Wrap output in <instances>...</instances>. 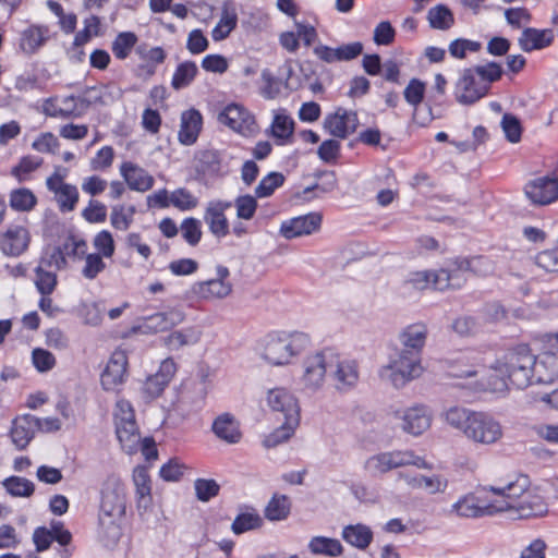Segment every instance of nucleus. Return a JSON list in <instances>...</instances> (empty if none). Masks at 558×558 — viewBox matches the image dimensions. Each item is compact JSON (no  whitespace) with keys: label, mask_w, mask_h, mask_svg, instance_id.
<instances>
[{"label":"nucleus","mask_w":558,"mask_h":558,"mask_svg":"<svg viewBox=\"0 0 558 558\" xmlns=\"http://www.w3.org/2000/svg\"><path fill=\"white\" fill-rule=\"evenodd\" d=\"M218 121L232 131L244 136L257 132L255 117L242 105L229 104L218 114Z\"/></svg>","instance_id":"obj_11"},{"label":"nucleus","mask_w":558,"mask_h":558,"mask_svg":"<svg viewBox=\"0 0 558 558\" xmlns=\"http://www.w3.org/2000/svg\"><path fill=\"white\" fill-rule=\"evenodd\" d=\"M198 73V69L195 62L184 61L180 63L172 76L171 87L175 90L187 87L195 78Z\"/></svg>","instance_id":"obj_40"},{"label":"nucleus","mask_w":558,"mask_h":558,"mask_svg":"<svg viewBox=\"0 0 558 558\" xmlns=\"http://www.w3.org/2000/svg\"><path fill=\"white\" fill-rule=\"evenodd\" d=\"M524 193L534 205H549L558 199V180L553 175L536 178L525 184Z\"/></svg>","instance_id":"obj_14"},{"label":"nucleus","mask_w":558,"mask_h":558,"mask_svg":"<svg viewBox=\"0 0 558 558\" xmlns=\"http://www.w3.org/2000/svg\"><path fill=\"white\" fill-rule=\"evenodd\" d=\"M535 355L527 344H518L501 352L489 368L505 375L519 389L530 386Z\"/></svg>","instance_id":"obj_2"},{"label":"nucleus","mask_w":558,"mask_h":558,"mask_svg":"<svg viewBox=\"0 0 558 558\" xmlns=\"http://www.w3.org/2000/svg\"><path fill=\"white\" fill-rule=\"evenodd\" d=\"M262 523V519L256 513H241L239 514L233 523H232V531L234 534H242L244 532H247L250 530H254L258 527Z\"/></svg>","instance_id":"obj_63"},{"label":"nucleus","mask_w":558,"mask_h":558,"mask_svg":"<svg viewBox=\"0 0 558 558\" xmlns=\"http://www.w3.org/2000/svg\"><path fill=\"white\" fill-rule=\"evenodd\" d=\"M414 465L418 469L429 468L424 458L411 450L386 451L369 457L364 463V470L371 476H379L395 469Z\"/></svg>","instance_id":"obj_7"},{"label":"nucleus","mask_w":558,"mask_h":558,"mask_svg":"<svg viewBox=\"0 0 558 558\" xmlns=\"http://www.w3.org/2000/svg\"><path fill=\"white\" fill-rule=\"evenodd\" d=\"M428 328L423 323L407 326L400 333L401 349L422 354L426 343Z\"/></svg>","instance_id":"obj_30"},{"label":"nucleus","mask_w":558,"mask_h":558,"mask_svg":"<svg viewBox=\"0 0 558 558\" xmlns=\"http://www.w3.org/2000/svg\"><path fill=\"white\" fill-rule=\"evenodd\" d=\"M125 513V487L118 478H108L101 489L100 525L107 529L112 537L120 534L117 522Z\"/></svg>","instance_id":"obj_5"},{"label":"nucleus","mask_w":558,"mask_h":558,"mask_svg":"<svg viewBox=\"0 0 558 558\" xmlns=\"http://www.w3.org/2000/svg\"><path fill=\"white\" fill-rule=\"evenodd\" d=\"M196 497L203 502L209 501L219 494L220 485L215 480L198 478L194 483Z\"/></svg>","instance_id":"obj_60"},{"label":"nucleus","mask_w":558,"mask_h":558,"mask_svg":"<svg viewBox=\"0 0 558 558\" xmlns=\"http://www.w3.org/2000/svg\"><path fill=\"white\" fill-rule=\"evenodd\" d=\"M59 209L62 213L74 210L80 198L78 190L75 185H63L58 194L54 195Z\"/></svg>","instance_id":"obj_50"},{"label":"nucleus","mask_w":558,"mask_h":558,"mask_svg":"<svg viewBox=\"0 0 558 558\" xmlns=\"http://www.w3.org/2000/svg\"><path fill=\"white\" fill-rule=\"evenodd\" d=\"M485 359L477 352H469L459 357L452 365L450 374L458 378H468L477 374V368L483 366Z\"/></svg>","instance_id":"obj_35"},{"label":"nucleus","mask_w":558,"mask_h":558,"mask_svg":"<svg viewBox=\"0 0 558 558\" xmlns=\"http://www.w3.org/2000/svg\"><path fill=\"white\" fill-rule=\"evenodd\" d=\"M88 105L89 102L86 99L68 96L61 100V107L54 111L53 116L63 119L78 118L83 114L84 109H86Z\"/></svg>","instance_id":"obj_42"},{"label":"nucleus","mask_w":558,"mask_h":558,"mask_svg":"<svg viewBox=\"0 0 558 558\" xmlns=\"http://www.w3.org/2000/svg\"><path fill=\"white\" fill-rule=\"evenodd\" d=\"M486 84L481 83L473 69H465L456 84V99L463 105H472L484 97Z\"/></svg>","instance_id":"obj_17"},{"label":"nucleus","mask_w":558,"mask_h":558,"mask_svg":"<svg viewBox=\"0 0 558 558\" xmlns=\"http://www.w3.org/2000/svg\"><path fill=\"white\" fill-rule=\"evenodd\" d=\"M403 288L407 290L435 289V270L415 271L410 274L409 278L403 282Z\"/></svg>","instance_id":"obj_52"},{"label":"nucleus","mask_w":558,"mask_h":558,"mask_svg":"<svg viewBox=\"0 0 558 558\" xmlns=\"http://www.w3.org/2000/svg\"><path fill=\"white\" fill-rule=\"evenodd\" d=\"M201 331L194 327L175 330L163 338V343L169 350H180L185 345H192L199 341Z\"/></svg>","instance_id":"obj_36"},{"label":"nucleus","mask_w":558,"mask_h":558,"mask_svg":"<svg viewBox=\"0 0 558 558\" xmlns=\"http://www.w3.org/2000/svg\"><path fill=\"white\" fill-rule=\"evenodd\" d=\"M211 430L221 441L238 444L242 438L240 424L230 413L218 415L211 425Z\"/></svg>","instance_id":"obj_28"},{"label":"nucleus","mask_w":558,"mask_h":558,"mask_svg":"<svg viewBox=\"0 0 558 558\" xmlns=\"http://www.w3.org/2000/svg\"><path fill=\"white\" fill-rule=\"evenodd\" d=\"M290 510V499L286 495L275 494L265 509V517L270 521H281L288 518Z\"/></svg>","instance_id":"obj_41"},{"label":"nucleus","mask_w":558,"mask_h":558,"mask_svg":"<svg viewBox=\"0 0 558 558\" xmlns=\"http://www.w3.org/2000/svg\"><path fill=\"white\" fill-rule=\"evenodd\" d=\"M105 269L106 263L104 262V257L99 254L90 253L85 256V265L82 268V275L84 278L94 280Z\"/></svg>","instance_id":"obj_61"},{"label":"nucleus","mask_w":558,"mask_h":558,"mask_svg":"<svg viewBox=\"0 0 558 558\" xmlns=\"http://www.w3.org/2000/svg\"><path fill=\"white\" fill-rule=\"evenodd\" d=\"M35 286L41 295H50L58 283L56 271L48 270L39 264L35 269Z\"/></svg>","instance_id":"obj_47"},{"label":"nucleus","mask_w":558,"mask_h":558,"mask_svg":"<svg viewBox=\"0 0 558 558\" xmlns=\"http://www.w3.org/2000/svg\"><path fill=\"white\" fill-rule=\"evenodd\" d=\"M230 207V203L221 201L209 202L206 207L204 220L217 238H223L229 233V222L225 211Z\"/></svg>","instance_id":"obj_24"},{"label":"nucleus","mask_w":558,"mask_h":558,"mask_svg":"<svg viewBox=\"0 0 558 558\" xmlns=\"http://www.w3.org/2000/svg\"><path fill=\"white\" fill-rule=\"evenodd\" d=\"M135 214V208L130 206L126 208L123 205H117L112 207L110 215V223L111 226L121 231H125L130 228L133 222V216Z\"/></svg>","instance_id":"obj_51"},{"label":"nucleus","mask_w":558,"mask_h":558,"mask_svg":"<svg viewBox=\"0 0 558 558\" xmlns=\"http://www.w3.org/2000/svg\"><path fill=\"white\" fill-rule=\"evenodd\" d=\"M137 41L138 37L133 32L119 33L111 44V50L113 56L118 60H125L131 54Z\"/></svg>","instance_id":"obj_39"},{"label":"nucleus","mask_w":558,"mask_h":558,"mask_svg":"<svg viewBox=\"0 0 558 558\" xmlns=\"http://www.w3.org/2000/svg\"><path fill=\"white\" fill-rule=\"evenodd\" d=\"M322 219L323 217L318 213L294 217L281 223L280 234L287 240L310 235L319 230Z\"/></svg>","instance_id":"obj_18"},{"label":"nucleus","mask_w":558,"mask_h":558,"mask_svg":"<svg viewBox=\"0 0 558 558\" xmlns=\"http://www.w3.org/2000/svg\"><path fill=\"white\" fill-rule=\"evenodd\" d=\"M474 74L481 83H485L486 93L489 89L492 83L498 81L501 77L502 69L496 62H489L485 65H478L474 69Z\"/></svg>","instance_id":"obj_56"},{"label":"nucleus","mask_w":558,"mask_h":558,"mask_svg":"<svg viewBox=\"0 0 558 558\" xmlns=\"http://www.w3.org/2000/svg\"><path fill=\"white\" fill-rule=\"evenodd\" d=\"M133 481L136 487V495L140 500H149L151 494V482L145 466H136L133 472Z\"/></svg>","instance_id":"obj_54"},{"label":"nucleus","mask_w":558,"mask_h":558,"mask_svg":"<svg viewBox=\"0 0 558 558\" xmlns=\"http://www.w3.org/2000/svg\"><path fill=\"white\" fill-rule=\"evenodd\" d=\"M395 418L401 422V429L410 435L420 436L432 425L433 414L428 407L415 404L413 407L397 410L393 412Z\"/></svg>","instance_id":"obj_12"},{"label":"nucleus","mask_w":558,"mask_h":558,"mask_svg":"<svg viewBox=\"0 0 558 558\" xmlns=\"http://www.w3.org/2000/svg\"><path fill=\"white\" fill-rule=\"evenodd\" d=\"M203 125V117L196 109H190L181 114L179 141L183 145H192L196 142Z\"/></svg>","instance_id":"obj_31"},{"label":"nucleus","mask_w":558,"mask_h":558,"mask_svg":"<svg viewBox=\"0 0 558 558\" xmlns=\"http://www.w3.org/2000/svg\"><path fill=\"white\" fill-rule=\"evenodd\" d=\"M170 203L179 210L186 211L198 205V198L189 190L180 187L170 193Z\"/></svg>","instance_id":"obj_55"},{"label":"nucleus","mask_w":558,"mask_h":558,"mask_svg":"<svg viewBox=\"0 0 558 558\" xmlns=\"http://www.w3.org/2000/svg\"><path fill=\"white\" fill-rule=\"evenodd\" d=\"M128 356L124 351H114L101 374V385L105 390L114 391L121 386L126 376Z\"/></svg>","instance_id":"obj_20"},{"label":"nucleus","mask_w":558,"mask_h":558,"mask_svg":"<svg viewBox=\"0 0 558 558\" xmlns=\"http://www.w3.org/2000/svg\"><path fill=\"white\" fill-rule=\"evenodd\" d=\"M511 512L520 519L541 517L547 513V504L536 489H530Z\"/></svg>","instance_id":"obj_26"},{"label":"nucleus","mask_w":558,"mask_h":558,"mask_svg":"<svg viewBox=\"0 0 558 558\" xmlns=\"http://www.w3.org/2000/svg\"><path fill=\"white\" fill-rule=\"evenodd\" d=\"M93 245L97 251L96 254H99L104 258H111L114 255V240L112 234L107 230H102L95 235Z\"/></svg>","instance_id":"obj_57"},{"label":"nucleus","mask_w":558,"mask_h":558,"mask_svg":"<svg viewBox=\"0 0 558 558\" xmlns=\"http://www.w3.org/2000/svg\"><path fill=\"white\" fill-rule=\"evenodd\" d=\"M308 548L314 555H323L326 557H339L343 553L341 543L336 538L325 536H315L308 543Z\"/></svg>","instance_id":"obj_38"},{"label":"nucleus","mask_w":558,"mask_h":558,"mask_svg":"<svg viewBox=\"0 0 558 558\" xmlns=\"http://www.w3.org/2000/svg\"><path fill=\"white\" fill-rule=\"evenodd\" d=\"M452 510L462 518H481L500 513V508H497L493 500L475 495L464 496L452 506Z\"/></svg>","instance_id":"obj_15"},{"label":"nucleus","mask_w":558,"mask_h":558,"mask_svg":"<svg viewBox=\"0 0 558 558\" xmlns=\"http://www.w3.org/2000/svg\"><path fill=\"white\" fill-rule=\"evenodd\" d=\"M120 172L129 187L138 192L150 190L155 183L153 175L140 166L126 161L120 167Z\"/></svg>","instance_id":"obj_27"},{"label":"nucleus","mask_w":558,"mask_h":558,"mask_svg":"<svg viewBox=\"0 0 558 558\" xmlns=\"http://www.w3.org/2000/svg\"><path fill=\"white\" fill-rule=\"evenodd\" d=\"M31 241L28 230L23 226H10L0 234V248L7 256H20L23 254Z\"/></svg>","instance_id":"obj_21"},{"label":"nucleus","mask_w":558,"mask_h":558,"mask_svg":"<svg viewBox=\"0 0 558 558\" xmlns=\"http://www.w3.org/2000/svg\"><path fill=\"white\" fill-rule=\"evenodd\" d=\"M441 417L475 445L490 446L504 436L500 422L488 412L454 405L444 411Z\"/></svg>","instance_id":"obj_1"},{"label":"nucleus","mask_w":558,"mask_h":558,"mask_svg":"<svg viewBox=\"0 0 558 558\" xmlns=\"http://www.w3.org/2000/svg\"><path fill=\"white\" fill-rule=\"evenodd\" d=\"M324 126L332 136L345 138L354 133L359 126L357 113L338 108L333 114L325 119Z\"/></svg>","instance_id":"obj_19"},{"label":"nucleus","mask_w":558,"mask_h":558,"mask_svg":"<svg viewBox=\"0 0 558 558\" xmlns=\"http://www.w3.org/2000/svg\"><path fill=\"white\" fill-rule=\"evenodd\" d=\"M361 367L356 360L331 351L329 380L336 391L347 393L354 390L360 381Z\"/></svg>","instance_id":"obj_8"},{"label":"nucleus","mask_w":558,"mask_h":558,"mask_svg":"<svg viewBox=\"0 0 558 558\" xmlns=\"http://www.w3.org/2000/svg\"><path fill=\"white\" fill-rule=\"evenodd\" d=\"M553 40L554 35L549 29L526 28L519 43L524 51L530 52L548 47Z\"/></svg>","instance_id":"obj_33"},{"label":"nucleus","mask_w":558,"mask_h":558,"mask_svg":"<svg viewBox=\"0 0 558 558\" xmlns=\"http://www.w3.org/2000/svg\"><path fill=\"white\" fill-rule=\"evenodd\" d=\"M238 23V16L234 10L225 8L220 21L211 32L213 39L220 41L229 36V34L235 28Z\"/></svg>","instance_id":"obj_48"},{"label":"nucleus","mask_w":558,"mask_h":558,"mask_svg":"<svg viewBox=\"0 0 558 558\" xmlns=\"http://www.w3.org/2000/svg\"><path fill=\"white\" fill-rule=\"evenodd\" d=\"M49 37L47 26L31 25L21 33L19 48L24 54L32 56L46 45Z\"/></svg>","instance_id":"obj_25"},{"label":"nucleus","mask_w":558,"mask_h":558,"mask_svg":"<svg viewBox=\"0 0 558 558\" xmlns=\"http://www.w3.org/2000/svg\"><path fill=\"white\" fill-rule=\"evenodd\" d=\"M330 355L331 350H324L304 360L302 383L306 390L315 392L324 386L326 376L329 377Z\"/></svg>","instance_id":"obj_9"},{"label":"nucleus","mask_w":558,"mask_h":558,"mask_svg":"<svg viewBox=\"0 0 558 558\" xmlns=\"http://www.w3.org/2000/svg\"><path fill=\"white\" fill-rule=\"evenodd\" d=\"M535 264L546 271L558 272V246L554 250L539 252L535 256Z\"/></svg>","instance_id":"obj_64"},{"label":"nucleus","mask_w":558,"mask_h":558,"mask_svg":"<svg viewBox=\"0 0 558 558\" xmlns=\"http://www.w3.org/2000/svg\"><path fill=\"white\" fill-rule=\"evenodd\" d=\"M41 165L43 158L37 156H25L21 158L20 162L15 167L12 168L11 173L21 182L25 180V174L35 171Z\"/></svg>","instance_id":"obj_62"},{"label":"nucleus","mask_w":558,"mask_h":558,"mask_svg":"<svg viewBox=\"0 0 558 558\" xmlns=\"http://www.w3.org/2000/svg\"><path fill=\"white\" fill-rule=\"evenodd\" d=\"M461 264L466 267L469 272L481 277L490 276L496 270L494 260L485 256L464 257V262Z\"/></svg>","instance_id":"obj_49"},{"label":"nucleus","mask_w":558,"mask_h":558,"mask_svg":"<svg viewBox=\"0 0 558 558\" xmlns=\"http://www.w3.org/2000/svg\"><path fill=\"white\" fill-rule=\"evenodd\" d=\"M422 354L400 350L397 357L381 367L379 376L381 380L391 384L396 388L404 387L409 381L423 374Z\"/></svg>","instance_id":"obj_6"},{"label":"nucleus","mask_w":558,"mask_h":558,"mask_svg":"<svg viewBox=\"0 0 558 558\" xmlns=\"http://www.w3.org/2000/svg\"><path fill=\"white\" fill-rule=\"evenodd\" d=\"M283 182L284 175L282 173L270 172L256 186L255 194L259 198L268 197L275 192L276 189L281 186Z\"/></svg>","instance_id":"obj_58"},{"label":"nucleus","mask_w":558,"mask_h":558,"mask_svg":"<svg viewBox=\"0 0 558 558\" xmlns=\"http://www.w3.org/2000/svg\"><path fill=\"white\" fill-rule=\"evenodd\" d=\"M530 385L551 384L558 378L557 359L553 354H545L541 357L535 356Z\"/></svg>","instance_id":"obj_29"},{"label":"nucleus","mask_w":558,"mask_h":558,"mask_svg":"<svg viewBox=\"0 0 558 558\" xmlns=\"http://www.w3.org/2000/svg\"><path fill=\"white\" fill-rule=\"evenodd\" d=\"M342 537L350 545L365 549L373 539V532L363 524L348 525L342 531Z\"/></svg>","instance_id":"obj_37"},{"label":"nucleus","mask_w":558,"mask_h":558,"mask_svg":"<svg viewBox=\"0 0 558 558\" xmlns=\"http://www.w3.org/2000/svg\"><path fill=\"white\" fill-rule=\"evenodd\" d=\"M185 319L180 308H170L166 312L156 313L144 319L141 328L144 332L158 333L172 329Z\"/></svg>","instance_id":"obj_23"},{"label":"nucleus","mask_w":558,"mask_h":558,"mask_svg":"<svg viewBox=\"0 0 558 558\" xmlns=\"http://www.w3.org/2000/svg\"><path fill=\"white\" fill-rule=\"evenodd\" d=\"M40 424V420L31 414L17 416L12 422L10 437L16 449L24 450Z\"/></svg>","instance_id":"obj_22"},{"label":"nucleus","mask_w":558,"mask_h":558,"mask_svg":"<svg viewBox=\"0 0 558 558\" xmlns=\"http://www.w3.org/2000/svg\"><path fill=\"white\" fill-rule=\"evenodd\" d=\"M267 402L272 411L282 413L284 418L282 425L264 440L267 448H272L287 441L294 433L300 422V407L295 397L284 388L269 390Z\"/></svg>","instance_id":"obj_4"},{"label":"nucleus","mask_w":558,"mask_h":558,"mask_svg":"<svg viewBox=\"0 0 558 558\" xmlns=\"http://www.w3.org/2000/svg\"><path fill=\"white\" fill-rule=\"evenodd\" d=\"M37 204L35 194L26 187L11 191L10 206L16 211H31Z\"/></svg>","instance_id":"obj_44"},{"label":"nucleus","mask_w":558,"mask_h":558,"mask_svg":"<svg viewBox=\"0 0 558 558\" xmlns=\"http://www.w3.org/2000/svg\"><path fill=\"white\" fill-rule=\"evenodd\" d=\"M294 125V120L286 110H279L275 113L270 132L277 145H286L292 142Z\"/></svg>","instance_id":"obj_32"},{"label":"nucleus","mask_w":558,"mask_h":558,"mask_svg":"<svg viewBox=\"0 0 558 558\" xmlns=\"http://www.w3.org/2000/svg\"><path fill=\"white\" fill-rule=\"evenodd\" d=\"M464 257H457L449 260L446 267L435 270V289L444 291L447 289H459L466 282V267L461 263Z\"/></svg>","instance_id":"obj_16"},{"label":"nucleus","mask_w":558,"mask_h":558,"mask_svg":"<svg viewBox=\"0 0 558 558\" xmlns=\"http://www.w3.org/2000/svg\"><path fill=\"white\" fill-rule=\"evenodd\" d=\"M100 25V19L96 15L86 19L84 21V28L75 35L73 45L80 48L87 44L93 36H99Z\"/></svg>","instance_id":"obj_53"},{"label":"nucleus","mask_w":558,"mask_h":558,"mask_svg":"<svg viewBox=\"0 0 558 558\" xmlns=\"http://www.w3.org/2000/svg\"><path fill=\"white\" fill-rule=\"evenodd\" d=\"M484 490L490 492L497 497L493 501L497 508H500V512H511L515 508V504L520 502L523 495L530 490L529 478L521 475L514 482H510L504 487L488 486Z\"/></svg>","instance_id":"obj_13"},{"label":"nucleus","mask_w":558,"mask_h":558,"mask_svg":"<svg viewBox=\"0 0 558 558\" xmlns=\"http://www.w3.org/2000/svg\"><path fill=\"white\" fill-rule=\"evenodd\" d=\"M217 277L206 281H197L192 284L190 293L202 300L225 299L232 292V284L228 281L230 271L226 266L219 265Z\"/></svg>","instance_id":"obj_10"},{"label":"nucleus","mask_w":558,"mask_h":558,"mask_svg":"<svg viewBox=\"0 0 558 558\" xmlns=\"http://www.w3.org/2000/svg\"><path fill=\"white\" fill-rule=\"evenodd\" d=\"M180 229L182 238L190 245L195 246L199 243L203 234L199 220L193 217L186 218L182 221Z\"/></svg>","instance_id":"obj_59"},{"label":"nucleus","mask_w":558,"mask_h":558,"mask_svg":"<svg viewBox=\"0 0 558 558\" xmlns=\"http://www.w3.org/2000/svg\"><path fill=\"white\" fill-rule=\"evenodd\" d=\"M427 20L430 27L437 29H449L454 24L451 10L445 4H438L429 9Z\"/></svg>","instance_id":"obj_43"},{"label":"nucleus","mask_w":558,"mask_h":558,"mask_svg":"<svg viewBox=\"0 0 558 558\" xmlns=\"http://www.w3.org/2000/svg\"><path fill=\"white\" fill-rule=\"evenodd\" d=\"M117 438L128 454L137 452L140 446V432L136 422H126L116 425Z\"/></svg>","instance_id":"obj_34"},{"label":"nucleus","mask_w":558,"mask_h":558,"mask_svg":"<svg viewBox=\"0 0 558 558\" xmlns=\"http://www.w3.org/2000/svg\"><path fill=\"white\" fill-rule=\"evenodd\" d=\"M198 171L204 175L218 177L222 174L221 158L216 150H205L198 160Z\"/></svg>","instance_id":"obj_46"},{"label":"nucleus","mask_w":558,"mask_h":558,"mask_svg":"<svg viewBox=\"0 0 558 558\" xmlns=\"http://www.w3.org/2000/svg\"><path fill=\"white\" fill-rule=\"evenodd\" d=\"M2 485L13 497H31L35 492L34 483L21 476H10L2 482Z\"/></svg>","instance_id":"obj_45"},{"label":"nucleus","mask_w":558,"mask_h":558,"mask_svg":"<svg viewBox=\"0 0 558 558\" xmlns=\"http://www.w3.org/2000/svg\"><path fill=\"white\" fill-rule=\"evenodd\" d=\"M311 344L307 333L301 331H275L266 336L263 359L271 365L283 366L304 352Z\"/></svg>","instance_id":"obj_3"}]
</instances>
